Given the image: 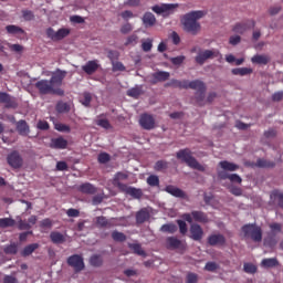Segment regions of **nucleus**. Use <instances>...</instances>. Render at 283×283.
<instances>
[{"label": "nucleus", "instance_id": "36", "mask_svg": "<svg viewBox=\"0 0 283 283\" xmlns=\"http://www.w3.org/2000/svg\"><path fill=\"white\" fill-rule=\"evenodd\" d=\"M90 264L95 268L103 266V256L101 254H93L90 258Z\"/></svg>", "mask_w": 283, "mask_h": 283}, {"label": "nucleus", "instance_id": "25", "mask_svg": "<svg viewBox=\"0 0 283 283\" xmlns=\"http://www.w3.org/2000/svg\"><path fill=\"white\" fill-rule=\"evenodd\" d=\"M0 103L6 105V107H14L17 104L14 103L12 96L6 92H0Z\"/></svg>", "mask_w": 283, "mask_h": 283}, {"label": "nucleus", "instance_id": "10", "mask_svg": "<svg viewBox=\"0 0 283 283\" xmlns=\"http://www.w3.org/2000/svg\"><path fill=\"white\" fill-rule=\"evenodd\" d=\"M139 125L143 129L151 130L156 127V119L149 114H143L139 118Z\"/></svg>", "mask_w": 283, "mask_h": 283}, {"label": "nucleus", "instance_id": "29", "mask_svg": "<svg viewBox=\"0 0 283 283\" xmlns=\"http://www.w3.org/2000/svg\"><path fill=\"white\" fill-rule=\"evenodd\" d=\"M261 266H263V269H275V266H280V261L275 258L263 259L261 261Z\"/></svg>", "mask_w": 283, "mask_h": 283}, {"label": "nucleus", "instance_id": "19", "mask_svg": "<svg viewBox=\"0 0 283 283\" xmlns=\"http://www.w3.org/2000/svg\"><path fill=\"white\" fill-rule=\"evenodd\" d=\"M98 67H101V65L98 64V60H92L88 61L84 66H82L83 72H85V74H88V76H92V74H94Z\"/></svg>", "mask_w": 283, "mask_h": 283}, {"label": "nucleus", "instance_id": "24", "mask_svg": "<svg viewBox=\"0 0 283 283\" xmlns=\"http://www.w3.org/2000/svg\"><path fill=\"white\" fill-rule=\"evenodd\" d=\"M17 132L20 136H28V134H30V126H28V122L23 119L17 122Z\"/></svg>", "mask_w": 283, "mask_h": 283}, {"label": "nucleus", "instance_id": "38", "mask_svg": "<svg viewBox=\"0 0 283 283\" xmlns=\"http://www.w3.org/2000/svg\"><path fill=\"white\" fill-rule=\"evenodd\" d=\"M3 252L7 255H17V253L19 252V245H17V243H11L4 247Z\"/></svg>", "mask_w": 283, "mask_h": 283}, {"label": "nucleus", "instance_id": "7", "mask_svg": "<svg viewBox=\"0 0 283 283\" xmlns=\"http://www.w3.org/2000/svg\"><path fill=\"white\" fill-rule=\"evenodd\" d=\"M219 54L220 52L216 50H205L197 54L195 61L198 63V65H205L209 59H216Z\"/></svg>", "mask_w": 283, "mask_h": 283}, {"label": "nucleus", "instance_id": "50", "mask_svg": "<svg viewBox=\"0 0 283 283\" xmlns=\"http://www.w3.org/2000/svg\"><path fill=\"white\" fill-rule=\"evenodd\" d=\"M18 229H19V231H28V230L32 229V226L29 222H27L25 220L20 219L18 221Z\"/></svg>", "mask_w": 283, "mask_h": 283}, {"label": "nucleus", "instance_id": "47", "mask_svg": "<svg viewBox=\"0 0 283 283\" xmlns=\"http://www.w3.org/2000/svg\"><path fill=\"white\" fill-rule=\"evenodd\" d=\"M231 72L234 76H247L249 74V67L232 69Z\"/></svg>", "mask_w": 283, "mask_h": 283}, {"label": "nucleus", "instance_id": "53", "mask_svg": "<svg viewBox=\"0 0 283 283\" xmlns=\"http://www.w3.org/2000/svg\"><path fill=\"white\" fill-rule=\"evenodd\" d=\"M177 224L179 227V233H181V235H187V231H188L187 222H185V220L178 219Z\"/></svg>", "mask_w": 283, "mask_h": 283}, {"label": "nucleus", "instance_id": "42", "mask_svg": "<svg viewBox=\"0 0 283 283\" xmlns=\"http://www.w3.org/2000/svg\"><path fill=\"white\" fill-rule=\"evenodd\" d=\"M226 61L231 65H242L244 63V59H235L233 54L226 55Z\"/></svg>", "mask_w": 283, "mask_h": 283}, {"label": "nucleus", "instance_id": "30", "mask_svg": "<svg viewBox=\"0 0 283 283\" xmlns=\"http://www.w3.org/2000/svg\"><path fill=\"white\" fill-rule=\"evenodd\" d=\"M39 243H31L29 245H25L21 252V255L23 258H28L29 255H32L36 251V249H39Z\"/></svg>", "mask_w": 283, "mask_h": 283}, {"label": "nucleus", "instance_id": "9", "mask_svg": "<svg viewBox=\"0 0 283 283\" xmlns=\"http://www.w3.org/2000/svg\"><path fill=\"white\" fill-rule=\"evenodd\" d=\"M8 165L13 169H21L23 167V157L19 154V151L14 150L10 153L7 157Z\"/></svg>", "mask_w": 283, "mask_h": 283}, {"label": "nucleus", "instance_id": "31", "mask_svg": "<svg viewBox=\"0 0 283 283\" xmlns=\"http://www.w3.org/2000/svg\"><path fill=\"white\" fill-rule=\"evenodd\" d=\"M6 30L9 34H13V35H19V34H25V30H23L21 27L19 25H14V24H9L6 27Z\"/></svg>", "mask_w": 283, "mask_h": 283}, {"label": "nucleus", "instance_id": "61", "mask_svg": "<svg viewBox=\"0 0 283 283\" xmlns=\"http://www.w3.org/2000/svg\"><path fill=\"white\" fill-rule=\"evenodd\" d=\"M91 103H92V94L84 93L82 105H84V107H90Z\"/></svg>", "mask_w": 283, "mask_h": 283}, {"label": "nucleus", "instance_id": "40", "mask_svg": "<svg viewBox=\"0 0 283 283\" xmlns=\"http://www.w3.org/2000/svg\"><path fill=\"white\" fill-rule=\"evenodd\" d=\"M17 221L12 218H2L0 219V229H8V227H14Z\"/></svg>", "mask_w": 283, "mask_h": 283}, {"label": "nucleus", "instance_id": "27", "mask_svg": "<svg viewBox=\"0 0 283 283\" xmlns=\"http://www.w3.org/2000/svg\"><path fill=\"white\" fill-rule=\"evenodd\" d=\"M149 211L147 209H142L136 213V222L137 224H144L149 219Z\"/></svg>", "mask_w": 283, "mask_h": 283}, {"label": "nucleus", "instance_id": "13", "mask_svg": "<svg viewBox=\"0 0 283 283\" xmlns=\"http://www.w3.org/2000/svg\"><path fill=\"white\" fill-rule=\"evenodd\" d=\"M176 8H178V3H164L161 6L157 4L153 7V12L156 14H165V12L171 14Z\"/></svg>", "mask_w": 283, "mask_h": 283}, {"label": "nucleus", "instance_id": "6", "mask_svg": "<svg viewBox=\"0 0 283 283\" xmlns=\"http://www.w3.org/2000/svg\"><path fill=\"white\" fill-rule=\"evenodd\" d=\"M181 218L186 222H189V224H191L193 221L200 222L201 224H208L209 222V216L200 210H193L191 213H184Z\"/></svg>", "mask_w": 283, "mask_h": 283}, {"label": "nucleus", "instance_id": "52", "mask_svg": "<svg viewBox=\"0 0 283 283\" xmlns=\"http://www.w3.org/2000/svg\"><path fill=\"white\" fill-rule=\"evenodd\" d=\"M54 128L56 129V132H64L65 134H70V132H72L70 126L62 124V123H56L54 125Z\"/></svg>", "mask_w": 283, "mask_h": 283}, {"label": "nucleus", "instance_id": "62", "mask_svg": "<svg viewBox=\"0 0 283 283\" xmlns=\"http://www.w3.org/2000/svg\"><path fill=\"white\" fill-rule=\"evenodd\" d=\"M138 43V35L133 34L126 39L125 45H136Z\"/></svg>", "mask_w": 283, "mask_h": 283}, {"label": "nucleus", "instance_id": "59", "mask_svg": "<svg viewBox=\"0 0 283 283\" xmlns=\"http://www.w3.org/2000/svg\"><path fill=\"white\" fill-rule=\"evenodd\" d=\"M22 18L24 21H32L34 20V12L30 10H22Z\"/></svg>", "mask_w": 283, "mask_h": 283}, {"label": "nucleus", "instance_id": "16", "mask_svg": "<svg viewBox=\"0 0 283 283\" xmlns=\"http://www.w3.org/2000/svg\"><path fill=\"white\" fill-rule=\"evenodd\" d=\"M166 247L171 251H176V249H185V243L176 237H168L166 239Z\"/></svg>", "mask_w": 283, "mask_h": 283}, {"label": "nucleus", "instance_id": "14", "mask_svg": "<svg viewBox=\"0 0 283 283\" xmlns=\"http://www.w3.org/2000/svg\"><path fill=\"white\" fill-rule=\"evenodd\" d=\"M203 237H205V230H202V227L198 223H192L190 226L191 240H195V242H200V240H202Z\"/></svg>", "mask_w": 283, "mask_h": 283}, {"label": "nucleus", "instance_id": "12", "mask_svg": "<svg viewBox=\"0 0 283 283\" xmlns=\"http://www.w3.org/2000/svg\"><path fill=\"white\" fill-rule=\"evenodd\" d=\"M169 72L158 71L150 75L149 83L150 85H157V83H165V81H169Z\"/></svg>", "mask_w": 283, "mask_h": 283}, {"label": "nucleus", "instance_id": "55", "mask_svg": "<svg viewBox=\"0 0 283 283\" xmlns=\"http://www.w3.org/2000/svg\"><path fill=\"white\" fill-rule=\"evenodd\" d=\"M96 125H98V127H102L103 129H112V124L108 119H97Z\"/></svg>", "mask_w": 283, "mask_h": 283}, {"label": "nucleus", "instance_id": "4", "mask_svg": "<svg viewBox=\"0 0 283 283\" xmlns=\"http://www.w3.org/2000/svg\"><path fill=\"white\" fill-rule=\"evenodd\" d=\"M177 158L178 160H181V163H186V165L190 167V169H197V171H205V166L198 163V159L193 157L189 148L180 149L177 153Z\"/></svg>", "mask_w": 283, "mask_h": 283}, {"label": "nucleus", "instance_id": "1", "mask_svg": "<svg viewBox=\"0 0 283 283\" xmlns=\"http://www.w3.org/2000/svg\"><path fill=\"white\" fill-rule=\"evenodd\" d=\"M65 76H67V72L57 69L55 72L52 73L50 80L38 81L35 83V87L39 91V94H53L54 96H65V91L61 88Z\"/></svg>", "mask_w": 283, "mask_h": 283}, {"label": "nucleus", "instance_id": "15", "mask_svg": "<svg viewBox=\"0 0 283 283\" xmlns=\"http://www.w3.org/2000/svg\"><path fill=\"white\" fill-rule=\"evenodd\" d=\"M165 87H175L178 90H191V82L184 80H170L168 83H166Z\"/></svg>", "mask_w": 283, "mask_h": 283}, {"label": "nucleus", "instance_id": "45", "mask_svg": "<svg viewBox=\"0 0 283 283\" xmlns=\"http://www.w3.org/2000/svg\"><path fill=\"white\" fill-rule=\"evenodd\" d=\"M272 197L277 200V206L283 209V192H280V190H274L272 192Z\"/></svg>", "mask_w": 283, "mask_h": 283}, {"label": "nucleus", "instance_id": "49", "mask_svg": "<svg viewBox=\"0 0 283 283\" xmlns=\"http://www.w3.org/2000/svg\"><path fill=\"white\" fill-rule=\"evenodd\" d=\"M147 184L149 185V187H158V185H160V179L158 178V176L150 175L147 178Z\"/></svg>", "mask_w": 283, "mask_h": 283}, {"label": "nucleus", "instance_id": "56", "mask_svg": "<svg viewBox=\"0 0 283 283\" xmlns=\"http://www.w3.org/2000/svg\"><path fill=\"white\" fill-rule=\"evenodd\" d=\"M205 271H209L210 273H214V271H218V263L207 262L206 265H205Z\"/></svg>", "mask_w": 283, "mask_h": 283}, {"label": "nucleus", "instance_id": "3", "mask_svg": "<svg viewBox=\"0 0 283 283\" xmlns=\"http://www.w3.org/2000/svg\"><path fill=\"white\" fill-rule=\"evenodd\" d=\"M222 170L218 171L219 180H230L232 185H242V177L238 174H229V171H238L240 166L231 161L222 160L219 163Z\"/></svg>", "mask_w": 283, "mask_h": 283}, {"label": "nucleus", "instance_id": "64", "mask_svg": "<svg viewBox=\"0 0 283 283\" xmlns=\"http://www.w3.org/2000/svg\"><path fill=\"white\" fill-rule=\"evenodd\" d=\"M283 99V91H279V92H275L273 95H272V101L274 103H280V101Z\"/></svg>", "mask_w": 283, "mask_h": 283}, {"label": "nucleus", "instance_id": "57", "mask_svg": "<svg viewBox=\"0 0 283 283\" xmlns=\"http://www.w3.org/2000/svg\"><path fill=\"white\" fill-rule=\"evenodd\" d=\"M113 72H125L126 67L123 62H113Z\"/></svg>", "mask_w": 283, "mask_h": 283}, {"label": "nucleus", "instance_id": "17", "mask_svg": "<svg viewBox=\"0 0 283 283\" xmlns=\"http://www.w3.org/2000/svg\"><path fill=\"white\" fill-rule=\"evenodd\" d=\"M249 235L253 242H262V228L249 224Z\"/></svg>", "mask_w": 283, "mask_h": 283}, {"label": "nucleus", "instance_id": "18", "mask_svg": "<svg viewBox=\"0 0 283 283\" xmlns=\"http://www.w3.org/2000/svg\"><path fill=\"white\" fill-rule=\"evenodd\" d=\"M123 193H127V196H132V198H136L137 200L143 198V190L142 189H137L134 187H129V186H122V190Z\"/></svg>", "mask_w": 283, "mask_h": 283}, {"label": "nucleus", "instance_id": "63", "mask_svg": "<svg viewBox=\"0 0 283 283\" xmlns=\"http://www.w3.org/2000/svg\"><path fill=\"white\" fill-rule=\"evenodd\" d=\"M163 169H167V161L158 160L155 164V171H163Z\"/></svg>", "mask_w": 283, "mask_h": 283}, {"label": "nucleus", "instance_id": "23", "mask_svg": "<svg viewBox=\"0 0 283 283\" xmlns=\"http://www.w3.org/2000/svg\"><path fill=\"white\" fill-rule=\"evenodd\" d=\"M78 191H81V193H86L87 196H94L98 189L94 185L85 182L78 187Z\"/></svg>", "mask_w": 283, "mask_h": 283}, {"label": "nucleus", "instance_id": "21", "mask_svg": "<svg viewBox=\"0 0 283 283\" xmlns=\"http://www.w3.org/2000/svg\"><path fill=\"white\" fill-rule=\"evenodd\" d=\"M51 149H66L67 139L63 137L53 138L50 144Z\"/></svg>", "mask_w": 283, "mask_h": 283}, {"label": "nucleus", "instance_id": "20", "mask_svg": "<svg viewBox=\"0 0 283 283\" xmlns=\"http://www.w3.org/2000/svg\"><path fill=\"white\" fill-rule=\"evenodd\" d=\"M165 191H167V193H170V196H174L175 198H182L184 200L187 198V193L176 186L169 185L165 188Z\"/></svg>", "mask_w": 283, "mask_h": 283}, {"label": "nucleus", "instance_id": "22", "mask_svg": "<svg viewBox=\"0 0 283 283\" xmlns=\"http://www.w3.org/2000/svg\"><path fill=\"white\" fill-rule=\"evenodd\" d=\"M127 178H128L127 174L117 172L113 179L114 187H117V189H119V191H123V187H127V184H123V182H120V180H127Z\"/></svg>", "mask_w": 283, "mask_h": 283}, {"label": "nucleus", "instance_id": "54", "mask_svg": "<svg viewBox=\"0 0 283 283\" xmlns=\"http://www.w3.org/2000/svg\"><path fill=\"white\" fill-rule=\"evenodd\" d=\"M143 94V91L138 87H133L127 91V96H132V98H138Z\"/></svg>", "mask_w": 283, "mask_h": 283}, {"label": "nucleus", "instance_id": "11", "mask_svg": "<svg viewBox=\"0 0 283 283\" xmlns=\"http://www.w3.org/2000/svg\"><path fill=\"white\" fill-rule=\"evenodd\" d=\"M207 242L210 247H224L227 238L221 233H212L208 237Z\"/></svg>", "mask_w": 283, "mask_h": 283}, {"label": "nucleus", "instance_id": "51", "mask_svg": "<svg viewBox=\"0 0 283 283\" xmlns=\"http://www.w3.org/2000/svg\"><path fill=\"white\" fill-rule=\"evenodd\" d=\"M151 48H154V40L147 39L145 42L142 43V50L144 52H151Z\"/></svg>", "mask_w": 283, "mask_h": 283}, {"label": "nucleus", "instance_id": "34", "mask_svg": "<svg viewBox=\"0 0 283 283\" xmlns=\"http://www.w3.org/2000/svg\"><path fill=\"white\" fill-rule=\"evenodd\" d=\"M252 63H256V65H268L269 61H271V59L266 55H254L251 59Z\"/></svg>", "mask_w": 283, "mask_h": 283}, {"label": "nucleus", "instance_id": "48", "mask_svg": "<svg viewBox=\"0 0 283 283\" xmlns=\"http://www.w3.org/2000/svg\"><path fill=\"white\" fill-rule=\"evenodd\" d=\"M96 224L101 227V229H105V227H109V221L106 217L101 216L96 218Z\"/></svg>", "mask_w": 283, "mask_h": 283}, {"label": "nucleus", "instance_id": "39", "mask_svg": "<svg viewBox=\"0 0 283 283\" xmlns=\"http://www.w3.org/2000/svg\"><path fill=\"white\" fill-rule=\"evenodd\" d=\"M55 109L59 114H65L70 112L71 107H70V104L65 102H57Z\"/></svg>", "mask_w": 283, "mask_h": 283}, {"label": "nucleus", "instance_id": "8", "mask_svg": "<svg viewBox=\"0 0 283 283\" xmlns=\"http://www.w3.org/2000/svg\"><path fill=\"white\" fill-rule=\"evenodd\" d=\"M67 264L69 266H72V269H74L75 273H80V271H83L85 269V262L83 261V256L78 254H73L69 256Z\"/></svg>", "mask_w": 283, "mask_h": 283}, {"label": "nucleus", "instance_id": "37", "mask_svg": "<svg viewBox=\"0 0 283 283\" xmlns=\"http://www.w3.org/2000/svg\"><path fill=\"white\" fill-rule=\"evenodd\" d=\"M163 233H176L178 231V227L174 223L163 224L160 228Z\"/></svg>", "mask_w": 283, "mask_h": 283}, {"label": "nucleus", "instance_id": "35", "mask_svg": "<svg viewBox=\"0 0 283 283\" xmlns=\"http://www.w3.org/2000/svg\"><path fill=\"white\" fill-rule=\"evenodd\" d=\"M128 248H130L132 251L136 253V255H142V256L147 255V253H145V250H143V247L140 245V243H128Z\"/></svg>", "mask_w": 283, "mask_h": 283}, {"label": "nucleus", "instance_id": "46", "mask_svg": "<svg viewBox=\"0 0 283 283\" xmlns=\"http://www.w3.org/2000/svg\"><path fill=\"white\" fill-rule=\"evenodd\" d=\"M97 160H98L99 165H107V163H109V160H112V157L107 153H101L97 157Z\"/></svg>", "mask_w": 283, "mask_h": 283}, {"label": "nucleus", "instance_id": "33", "mask_svg": "<svg viewBox=\"0 0 283 283\" xmlns=\"http://www.w3.org/2000/svg\"><path fill=\"white\" fill-rule=\"evenodd\" d=\"M50 239L53 244H63L65 242V237L61 232H51Z\"/></svg>", "mask_w": 283, "mask_h": 283}, {"label": "nucleus", "instance_id": "60", "mask_svg": "<svg viewBox=\"0 0 283 283\" xmlns=\"http://www.w3.org/2000/svg\"><path fill=\"white\" fill-rule=\"evenodd\" d=\"M229 191L230 193H232V196H242V188L238 186L230 185Z\"/></svg>", "mask_w": 283, "mask_h": 283}, {"label": "nucleus", "instance_id": "44", "mask_svg": "<svg viewBox=\"0 0 283 283\" xmlns=\"http://www.w3.org/2000/svg\"><path fill=\"white\" fill-rule=\"evenodd\" d=\"M70 34V29L62 28L56 31L55 41H63Z\"/></svg>", "mask_w": 283, "mask_h": 283}, {"label": "nucleus", "instance_id": "43", "mask_svg": "<svg viewBox=\"0 0 283 283\" xmlns=\"http://www.w3.org/2000/svg\"><path fill=\"white\" fill-rule=\"evenodd\" d=\"M112 238L115 242H125V240H127V235H125V233L116 230L112 232Z\"/></svg>", "mask_w": 283, "mask_h": 283}, {"label": "nucleus", "instance_id": "32", "mask_svg": "<svg viewBox=\"0 0 283 283\" xmlns=\"http://www.w3.org/2000/svg\"><path fill=\"white\" fill-rule=\"evenodd\" d=\"M263 244L268 249H273L277 244V239H275V235L273 234H268V237H265L263 240Z\"/></svg>", "mask_w": 283, "mask_h": 283}, {"label": "nucleus", "instance_id": "58", "mask_svg": "<svg viewBox=\"0 0 283 283\" xmlns=\"http://www.w3.org/2000/svg\"><path fill=\"white\" fill-rule=\"evenodd\" d=\"M186 283H198V274L189 272L186 276Z\"/></svg>", "mask_w": 283, "mask_h": 283}, {"label": "nucleus", "instance_id": "5", "mask_svg": "<svg viewBox=\"0 0 283 283\" xmlns=\"http://www.w3.org/2000/svg\"><path fill=\"white\" fill-rule=\"evenodd\" d=\"M190 90H197L193 97L196 105L199 107H205V105H207V99L205 98V94L207 93V85H205V82L200 80L191 81Z\"/></svg>", "mask_w": 283, "mask_h": 283}, {"label": "nucleus", "instance_id": "28", "mask_svg": "<svg viewBox=\"0 0 283 283\" xmlns=\"http://www.w3.org/2000/svg\"><path fill=\"white\" fill-rule=\"evenodd\" d=\"M255 165H256V167H260L261 169H273L275 167V161L260 158L256 160Z\"/></svg>", "mask_w": 283, "mask_h": 283}, {"label": "nucleus", "instance_id": "2", "mask_svg": "<svg viewBox=\"0 0 283 283\" xmlns=\"http://www.w3.org/2000/svg\"><path fill=\"white\" fill-rule=\"evenodd\" d=\"M203 17H207V11L198 10L186 13L181 19L185 32H189L193 35L198 34V32H200V23L198 20Z\"/></svg>", "mask_w": 283, "mask_h": 283}, {"label": "nucleus", "instance_id": "26", "mask_svg": "<svg viewBox=\"0 0 283 283\" xmlns=\"http://www.w3.org/2000/svg\"><path fill=\"white\" fill-rule=\"evenodd\" d=\"M145 28H154L156 25V15L151 12H146L143 17Z\"/></svg>", "mask_w": 283, "mask_h": 283}, {"label": "nucleus", "instance_id": "41", "mask_svg": "<svg viewBox=\"0 0 283 283\" xmlns=\"http://www.w3.org/2000/svg\"><path fill=\"white\" fill-rule=\"evenodd\" d=\"M247 30H249V25H247V23H237L233 28H232V32H234L235 34H243Z\"/></svg>", "mask_w": 283, "mask_h": 283}]
</instances>
